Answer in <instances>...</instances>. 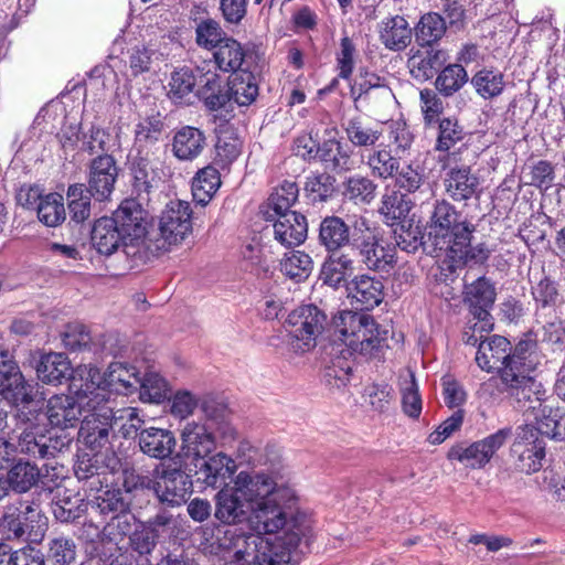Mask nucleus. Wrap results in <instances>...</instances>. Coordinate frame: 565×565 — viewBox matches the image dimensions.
<instances>
[{"instance_id":"nucleus-10","label":"nucleus","mask_w":565,"mask_h":565,"mask_svg":"<svg viewBox=\"0 0 565 565\" xmlns=\"http://www.w3.org/2000/svg\"><path fill=\"white\" fill-rule=\"evenodd\" d=\"M545 446L537 428L530 425L518 427L510 448L514 469L526 475L541 470L546 455Z\"/></svg>"},{"instance_id":"nucleus-62","label":"nucleus","mask_w":565,"mask_h":565,"mask_svg":"<svg viewBox=\"0 0 565 565\" xmlns=\"http://www.w3.org/2000/svg\"><path fill=\"white\" fill-rule=\"evenodd\" d=\"M351 372L352 363L345 358H338L331 366L327 367L324 381L330 387L340 390L350 382Z\"/></svg>"},{"instance_id":"nucleus-11","label":"nucleus","mask_w":565,"mask_h":565,"mask_svg":"<svg viewBox=\"0 0 565 565\" xmlns=\"http://www.w3.org/2000/svg\"><path fill=\"white\" fill-rule=\"evenodd\" d=\"M512 430L509 427L501 428L494 434L478 440L467 447L457 446L450 449L449 459L458 460L466 467L480 469L484 467L493 457V455L507 443L511 437Z\"/></svg>"},{"instance_id":"nucleus-25","label":"nucleus","mask_w":565,"mask_h":565,"mask_svg":"<svg viewBox=\"0 0 565 565\" xmlns=\"http://www.w3.org/2000/svg\"><path fill=\"white\" fill-rule=\"evenodd\" d=\"M21 433L18 436V448L21 452L38 457L41 459L54 457L57 448V441L41 433V428L30 422L21 424Z\"/></svg>"},{"instance_id":"nucleus-61","label":"nucleus","mask_w":565,"mask_h":565,"mask_svg":"<svg viewBox=\"0 0 565 565\" xmlns=\"http://www.w3.org/2000/svg\"><path fill=\"white\" fill-rule=\"evenodd\" d=\"M62 342L66 349L72 351L89 349L92 337L85 326L70 323L61 333Z\"/></svg>"},{"instance_id":"nucleus-27","label":"nucleus","mask_w":565,"mask_h":565,"mask_svg":"<svg viewBox=\"0 0 565 565\" xmlns=\"http://www.w3.org/2000/svg\"><path fill=\"white\" fill-rule=\"evenodd\" d=\"M318 238L327 252L344 250L351 244L350 226L339 216H326L320 223Z\"/></svg>"},{"instance_id":"nucleus-49","label":"nucleus","mask_w":565,"mask_h":565,"mask_svg":"<svg viewBox=\"0 0 565 565\" xmlns=\"http://www.w3.org/2000/svg\"><path fill=\"white\" fill-rule=\"evenodd\" d=\"M93 195L85 189L84 184L76 183L68 186L67 199L71 220L83 223L92 214Z\"/></svg>"},{"instance_id":"nucleus-4","label":"nucleus","mask_w":565,"mask_h":565,"mask_svg":"<svg viewBox=\"0 0 565 565\" xmlns=\"http://www.w3.org/2000/svg\"><path fill=\"white\" fill-rule=\"evenodd\" d=\"M99 381V370L92 365L76 367L72 377L70 391L72 395H54L46 404V418L51 426L56 428L75 427L82 422L85 412L92 404L94 385Z\"/></svg>"},{"instance_id":"nucleus-32","label":"nucleus","mask_w":565,"mask_h":565,"mask_svg":"<svg viewBox=\"0 0 565 565\" xmlns=\"http://www.w3.org/2000/svg\"><path fill=\"white\" fill-rule=\"evenodd\" d=\"M380 40L392 51L404 50L412 41V29L405 18L394 15L380 23Z\"/></svg>"},{"instance_id":"nucleus-60","label":"nucleus","mask_w":565,"mask_h":565,"mask_svg":"<svg viewBox=\"0 0 565 565\" xmlns=\"http://www.w3.org/2000/svg\"><path fill=\"white\" fill-rule=\"evenodd\" d=\"M196 85V79L189 68H180L172 73L169 82V96L174 102H181L189 96Z\"/></svg>"},{"instance_id":"nucleus-45","label":"nucleus","mask_w":565,"mask_h":565,"mask_svg":"<svg viewBox=\"0 0 565 565\" xmlns=\"http://www.w3.org/2000/svg\"><path fill=\"white\" fill-rule=\"evenodd\" d=\"M313 269V260L310 255L301 250H292L285 254L280 262L281 273L297 282L309 278Z\"/></svg>"},{"instance_id":"nucleus-22","label":"nucleus","mask_w":565,"mask_h":565,"mask_svg":"<svg viewBox=\"0 0 565 565\" xmlns=\"http://www.w3.org/2000/svg\"><path fill=\"white\" fill-rule=\"evenodd\" d=\"M137 440L143 455L158 460L170 458L177 446L174 434L158 427L141 429L137 434Z\"/></svg>"},{"instance_id":"nucleus-20","label":"nucleus","mask_w":565,"mask_h":565,"mask_svg":"<svg viewBox=\"0 0 565 565\" xmlns=\"http://www.w3.org/2000/svg\"><path fill=\"white\" fill-rule=\"evenodd\" d=\"M201 465L196 467L198 479L206 487L218 488L226 483L236 471L235 461L224 452L209 455L205 459H200Z\"/></svg>"},{"instance_id":"nucleus-14","label":"nucleus","mask_w":565,"mask_h":565,"mask_svg":"<svg viewBox=\"0 0 565 565\" xmlns=\"http://www.w3.org/2000/svg\"><path fill=\"white\" fill-rule=\"evenodd\" d=\"M118 178V167L110 154H99L94 158L88 168L85 188L96 201L103 202L110 198Z\"/></svg>"},{"instance_id":"nucleus-9","label":"nucleus","mask_w":565,"mask_h":565,"mask_svg":"<svg viewBox=\"0 0 565 565\" xmlns=\"http://www.w3.org/2000/svg\"><path fill=\"white\" fill-rule=\"evenodd\" d=\"M192 233V209L186 201H170L161 213L156 248L167 252Z\"/></svg>"},{"instance_id":"nucleus-5","label":"nucleus","mask_w":565,"mask_h":565,"mask_svg":"<svg viewBox=\"0 0 565 565\" xmlns=\"http://www.w3.org/2000/svg\"><path fill=\"white\" fill-rule=\"evenodd\" d=\"M428 242L436 252L445 256L455 246V255L462 259L465 255L468 236L472 235L475 225L467 221V217L446 200L435 202L427 223Z\"/></svg>"},{"instance_id":"nucleus-21","label":"nucleus","mask_w":565,"mask_h":565,"mask_svg":"<svg viewBox=\"0 0 565 565\" xmlns=\"http://www.w3.org/2000/svg\"><path fill=\"white\" fill-rule=\"evenodd\" d=\"M139 383L140 377L134 366H128L121 362H113L104 375L99 373V381L94 386L103 391L109 398L106 390L127 395L137 390Z\"/></svg>"},{"instance_id":"nucleus-34","label":"nucleus","mask_w":565,"mask_h":565,"mask_svg":"<svg viewBox=\"0 0 565 565\" xmlns=\"http://www.w3.org/2000/svg\"><path fill=\"white\" fill-rule=\"evenodd\" d=\"M88 503L79 494L57 489L52 501L54 518L63 523L75 522L87 511Z\"/></svg>"},{"instance_id":"nucleus-43","label":"nucleus","mask_w":565,"mask_h":565,"mask_svg":"<svg viewBox=\"0 0 565 565\" xmlns=\"http://www.w3.org/2000/svg\"><path fill=\"white\" fill-rule=\"evenodd\" d=\"M354 102H372L380 98L383 102H390L393 97L391 88L376 74L366 73L363 79L351 90Z\"/></svg>"},{"instance_id":"nucleus-33","label":"nucleus","mask_w":565,"mask_h":565,"mask_svg":"<svg viewBox=\"0 0 565 565\" xmlns=\"http://www.w3.org/2000/svg\"><path fill=\"white\" fill-rule=\"evenodd\" d=\"M354 271V260L345 250L328 252L321 268V279L331 287H339Z\"/></svg>"},{"instance_id":"nucleus-54","label":"nucleus","mask_w":565,"mask_h":565,"mask_svg":"<svg viewBox=\"0 0 565 565\" xmlns=\"http://www.w3.org/2000/svg\"><path fill=\"white\" fill-rule=\"evenodd\" d=\"M343 194L355 203H370L375 198L376 184L366 177H350L343 183Z\"/></svg>"},{"instance_id":"nucleus-53","label":"nucleus","mask_w":565,"mask_h":565,"mask_svg":"<svg viewBox=\"0 0 565 565\" xmlns=\"http://www.w3.org/2000/svg\"><path fill=\"white\" fill-rule=\"evenodd\" d=\"M476 92L483 98L499 96L504 88L503 74L491 70H481L471 79Z\"/></svg>"},{"instance_id":"nucleus-13","label":"nucleus","mask_w":565,"mask_h":565,"mask_svg":"<svg viewBox=\"0 0 565 565\" xmlns=\"http://www.w3.org/2000/svg\"><path fill=\"white\" fill-rule=\"evenodd\" d=\"M465 301L469 305L473 318L475 331H491L490 309L495 301V288L486 277H479L476 281L468 285L465 291Z\"/></svg>"},{"instance_id":"nucleus-52","label":"nucleus","mask_w":565,"mask_h":565,"mask_svg":"<svg viewBox=\"0 0 565 565\" xmlns=\"http://www.w3.org/2000/svg\"><path fill=\"white\" fill-rule=\"evenodd\" d=\"M198 96L210 110H217L230 100L228 90L224 89L216 74L206 77L204 85L198 90Z\"/></svg>"},{"instance_id":"nucleus-6","label":"nucleus","mask_w":565,"mask_h":565,"mask_svg":"<svg viewBox=\"0 0 565 565\" xmlns=\"http://www.w3.org/2000/svg\"><path fill=\"white\" fill-rule=\"evenodd\" d=\"M92 406L85 412L81 422L79 437L84 445L98 451L110 445L116 413L109 405V398L100 390H93Z\"/></svg>"},{"instance_id":"nucleus-36","label":"nucleus","mask_w":565,"mask_h":565,"mask_svg":"<svg viewBox=\"0 0 565 565\" xmlns=\"http://www.w3.org/2000/svg\"><path fill=\"white\" fill-rule=\"evenodd\" d=\"M221 186L220 172L213 166L199 170L192 181V194L198 204L206 205Z\"/></svg>"},{"instance_id":"nucleus-7","label":"nucleus","mask_w":565,"mask_h":565,"mask_svg":"<svg viewBox=\"0 0 565 565\" xmlns=\"http://www.w3.org/2000/svg\"><path fill=\"white\" fill-rule=\"evenodd\" d=\"M46 518L34 500L17 501L8 504L2 515L0 526L7 532V539L39 542L46 530Z\"/></svg>"},{"instance_id":"nucleus-26","label":"nucleus","mask_w":565,"mask_h":565,"mask_svg":"<svg viewBox=\"0 0 565 565\" xmlns=\"http://www.w3.org/2000/svg\"><path fill=\"white\" fill-rule=\"evenodd\" d=\"M76 369L72 372L68 358L63 353L50 352L43 354L36 365L39 380L45 384L58 385L64 380H71Z\"/></svg>"},{"instance_id":"nucleus-18","label":"nucleus","mask_w":565,"mask_h":565,"mask_svg":"<svg viewBox=\"0 0 565 565\" xmlns=\"http://www.w3.org/2000/svg\"><path fill=\"white\" fill-rule=\"evenodd\" d=\"M181 448L186 459L200 461L215 449V437L205 425L188 422L181 430Z\"/></svg>"},{"instance_id":"nucleus-2","label":"nucleus","mask_w":565,"mask_h":565,"mask_svg":"<svg viewBox=\"0 0 565 565\" xmlns=\"http://www.w3.org/2000/svg\"><path fill=\"white\" fill-rule=\"evenodd\" d=\"M476 362L487 372L499 371V376L482 384L484 393L493 398L504 395L515 408L525 412L541 406L544 391L531 375L540 363L534 341L522 340L510 353L509 340L492 335L478 344Z\"/></svg>"},{"instance_id":"nucleus-28","label":"nucleus","mask_w":565,"mask_h":565,"mask_svg":"<svg viewBox=\"0 0 565 565\" xmlns=\"http://www.w3.org/2000/svg\"><path fill=\"white\" fill-rule=\"evenodd\" d=\"M125 239L126 237L117 226L116 220L104 216L94 223L90 241L99 254L106 256L114 254Z\"/></svg>"},{"instance_id":"nucleus-1","label":"nucleus","mask_w":565,"mask_h":565,"mask_svg":"<svg viewBox=\"0 0 565 565\" xmlns=\"http://www.w3.org/2000/svg\"><path fill=\"white\" fill-rule=\"evenodd\" d=\"M298 498L279 472L241 471L233 486L215 495V518L223 524L248 522L259 534H273L287 524Z\"/></svg>"},{"instance_id":"nucleus-50","label":"nucleus","mask_w":565,"mask_h":565,"mask_svg":"<svg viewBox=\"0 0 565 565\" xmlns=\"http://www.w3.org/2000/svg\"><path fill=\"white\" fill-rule=\"evenodd\" d=\"M242 142L234 132L228 129L220 130L215 143L214 162L222 168L228 167L241 153Z\"/></svg>"},{"instance_id":"nucleus-15","label":"nucleus","mask_w":565,"mask_h":565,"mask_svg":"<svg viewBox=\"0 0 565 565\" xmlns=\"http://www.w3.org/2000/svg\"><path fill=\"white\" fill-rule=\"evenodd\" d=\"M360 260L371 270L387 271L394 264V248L367 230L355 239Z\"/></svg>"},{"instance_id":"nucleus-42","label":"nucleus","mask_w":565,"mask_h":565,"mask_svg":"<svg viewBox=\"0 0 565 565\" xmlns=\"http://www.w3.org/2000/svg\"><path fill=\"white\" fill-rule=\"evenodd\" d=\"M230 99L239 106H248L258 96V85L253 73L243 71L237 73L227 88Z\"/></svg>"},{"instance_id":"nucleus-37","label":"nucleus","mask_w":565,"mask_h":565,"mask_svg":"<svg viewBox=\"0 0 565 565\" xmlns=\"http://www.w3.org/2000/svg\"><path fill=\"white\" fill-rule=\"evenodd\" d=\"M245 57V52L239 42L233 38H226L213 51L215 66L226 73L236 72Z\"/></svg>"},{"instance_id":"nucleus-12","label":"nucleus","mask_w":565,"mask_h":565,"mask_svg":"<svg viewBox=\"0 0 565 565\" xmlns=\"http://www.w3.org/2000/svg\"><path fill=\"white\" fill-rule=\"evenodd\" d=\"M154 494L160 503L180 507L192 493L190 476L179 468L167 467L160 472L156 470Z\"/></svg>"},{"instance_id":"nucleus-55","label":"nucleus","mask_w":565,"mask_h":565,"mask_svg":"<svg viewBox=\"0 0 565 565\" xmlns=\"http://www.w3.org/2000/svg\"><path fill=\"white\" fill-rule=\"evenodd\" d=\"M137 388H139V397L142 402L160 404L168 398V383L156 373H149L140 379Z\"/></svg>"},{"instance_id":"nucleus-40","label":"nucleus","mask_w":565,"mask_h":565,"mask_svg":"<svg viewBox=\"0 0 565 565\" xmlns=\"http://www.w3.org/2000/svg\"><path fill=\"white\" fill-rule=\"evenodd\" d=\"M36 206L38 217L40 222L50 227L62 224L66 218L64 199L58 193H49L39 195Z\"/></svg>"},{"instance_id":"nucleus-23","label":"nucleus","mask_w":565,"mask_h":565,"mask_svg":"<svg viewBox=\"0 0 565 565\" xmlns=\"http://www.w3.org/2000/svg\"><path fill=\"white\" fill-rule=\"evenodd\" d=\"M141 201L134 199L125 200L115 211L113 220H116L126 238L131 242L140 239L146 234V212Z\"/></svg>"},{"instance_id":"nucleus-39","label":"nucleus","mask_w":565,"mask_h":565,"mask_svg":"<svg viewBox=\"0 0 565 565\" xmlns=\"http://www.w3.org/2000/svg\"><path fill=\"white\" fill-rule=\"evenodd\" d=\"M362 161L369 168L372 177L383 180L394 178L399 169L398 158L384 148L372 150L366 157L362 156Z\"/></svg>"},{"instance_id":"nucleus-38","label":"nucleus","mask_w":565,"mask_h":565,"mask_svg":"<svg viewBox=\"0 0 565 565\" xmlns=\"http://www.w3.org/2000/svg\"><path fill=\"white\" fill-rule=\"evenodd\" d=\"M130 505L131 499L120 488L106 489L96 495L93 501V508L105 518H111L130 510Z\"/></svg>"},{"instance_id":"nucleus-57","label":"nucleus","mask_w":565,"mask_h":565,"mask_svg":"<svg viewBox=\"0 0 565 565\" xmlns=\"http://www.w3.org/2000/svg\"><path fill=\"white\" fill-rule=\"evenodd\" d=\"M47 557L58 565H70L76 558V544L64 535L52 537L49 542Z\"/></svg>"},{"instance_id":"nucleus-19","label":"nucleus","mask_w":565,"mask_h":565,"mask_svg":"<svg viewBox=\"0 0 565 565\" xmlns=\"http://www.w3.org/2000/svg\"><path fill=\"white\" fill-rule=\"evenodd\" d=\"M7 483L17 493H25L34 487L40 488L39 497H49L53 492V488L41 477L38 466L29 461L14 463L7 473Z\"/></svg>"},{"instance_id":"nucleus-46","label":"nucleus","mask_w":565,"mask_h":565,"mask_svg":"<svg viewBox=\"0 0 565 565\" xmlns=\"http://www.w3.org/2000/svg\"><path fill=\"white\" fill-rule=\"evenodd\" d=\"M437 137L435 150L438 152H449L458 143L462 142L466 132L457 119L445 117L437 120Z\"/></svg>"},{"instance_id":"nucleus-3","label":"nucleus","mask_w":565,"mask_h":565,"mask_svg":"<svg viewBox=\"0 0 565 565\" xmlns=\"http://www.w3.org/2000/svg\"><path fill=\"white\" fill-rule=\"evenodd\" d=\"M348 290L359 311L344 310L334 317V333L350 355H359L366 360L377 358L385 339L381 337L373 317L363 311L372 310L383 301L384 285L379 278L360 275L352 279ZM343 352L344 350H341V353Z\"/></svg>"},{"instance_id":"nucleus-58","label":"nucleus","mask_w":565,"mask_h":565,"mask_svg":"<svg viewBox=\"0 0 565 565\" xmlns=\"http://www.w3.org/2000/svg\"><path fill=\"white\" fill-rule=\"evenodd\" d=\"M136 518L127 510L118 515L111 516L104 527V535L108 541L119 543L134 532Z\"/></svg>"},{"instance_id":"nucleus-64","label":"nucleus","mask_w":565,"mask_h":565,"mask_svg":"<svg viewBox=\"0 0 565 565\" xmlns=\"http://www.w3.org/2000/svg\"><path fill=\"white\" fill-rule=\"evenodd\" d=\"M419 97L424 121L427 126H433L437 120H440L439 115L444 109L443 102L434 90L428 88L422 89Z\"/></svg>"},{"instance_id":"nucleus-30","label":"nucleus","mask_w":565,"mask_h":565,"mask_svg":"<svg viewBox=\"0 0 565 565\" xmlns=\"http://www.w3.org/2000/svg\"><path fill=\"white\" fill-rule=\"evenodd\" d=\"M445 188L452 200L466 201L477 193L479 179L469 167L452 168L446 175Z\"/></svg>"},{"instance_id":"nucleus-31","label":"nucleus","mask_w":565,"mask_h":565,"mask_svg":"<svg viewBox=\"0 0 565 565\" xmlns=\"http://www.w3.org/2000/svg\"><path fill=\"white\" fill-rule=\"evenodd\" d=\"M344 131L348 140L358 148H373L383 137L381 124L361 117L349 119L344 125Z\"/></svg>"},{"instance_id":"nucleus-24","label":"nucleus","mask_w":565,"mask_h":565,"mask_svg":"<svg viewBox=\"0 0 565 565\" xmlns=\"http://www.w3.org/2000/svg\"><path fill=\"white\" fill-rule=\"evenodd\" d=\"M0 394L14 403L32 401L30 386L24 381L19 365L11 359L0 362Z\"/></svg>"},{"instance_id":"nucleus-17","label":"nucleus","mask_w":565,"mask_h":565,"mask_svg":"<svg viewBox=\"0 0 565 565\" xmlns=\"http://www.w3.org/2000/svg\"><path fill=\"white\" fill-rule=\"evenodd\" d=\"M265 218L274 222V237L285 247L299 246L307 238V218L300 213L287 212L279 215H268Z\"/></svg>"},{"instance_id":"nucleus-35","label":"nucleus","mask_w":565,"mask_h":565,"mask_svg":"<svg viewBox=\"0 0 565 565\" xmlns=\"http://www.w3.org/2000/svg\"><path fill=\"white\" fill-rule=\"evenodd\" d=\"M447 61L443 50L428 49L419 51L408 60V67L414 78L427 81L431 78Z\"/></svg>"},{"instance_id":"nucleus-41","label":"nucleus","mask_w":565,"mask_h":565,"mask_svg":"<svg viewBox=\"0 0 565 565\" xmlns=\"http://www.w3.org/2000/svg\"><path fill=\"white\" fill-rule=\"evenodd\" d=\"M399 390L403 412L412 418H418L422 413V398L415 374L411 369L401 373Z\"/></svg>"},{"instance_id":"nucleus-48","label":"nucleus","mask_w":565,"mask_h":565,"mask_svg":"<svg viewBox=\"0 0 565 565\" xmlns=\"http://www.w3.org/2000/svg\"><path fill=\"white\" fill-rule=\"evenodd\" d=\"M446 32L444 18L435 12L424 14L415 28V38L420 45L430 46L439 41Z\"/></svg>"},{"instance_id":"nucleus-44","label":"nucleus","mask_w":565,"mask_h":565,"mask_svg":"<svg viewBox=\"0 0 565 565\" xmlns=\"http://www.w3.org/2000/svg\"><path fill=\"white\" fill-rule=\"evenodd\" d=\"M269 548V541L258 533L250 534L237 545L235 556L242 565H264V555Z\"/></svg>"},{"instance_id":"nucleus-59","label":"nucleus","mask_w":565,"mask_h":565,"mask_svg":"<svg viewBox=\"0 0 565 565\" xmlns=\"http://www.w3.org/2000/svg\"><path fill=\"white\" fill-rule=\"evenodd\" d=\"M226 38L220 23L215 20L207 19L196 25L195 41L201 47L214 51Z\"/></svg>"},{"instance_id":"nucleus-63","label":"nucleus","mask_w":565,"mask_h":565,"mask_svg":"<svg viewBox=\"0 0 565 565\" xmlns=\"http://www.w3.org/2000/svg\"><path fill=\"white\" fill-rule=\"evenodd\" d=\"M334 179L328 173L313 174L307 178L305 190L313 201H326L333 191Z\"/></svg>"},{"instance_id":"nucleus-51","label":"nucleus","mask_w":565,"mask_h":565,"mask_svg":"<svg viewBox=\"0 0 565 565\" xmlns=\"http://www.w3.org/2000/svg\"><path fill=\"white\" fill-rule=\"evenodd\" d=\"M468 81L467 71L459 64H450L443 68L436 78V88L444 96H451Z\"/></svg>"},{"instance_id":"nucleus-47","label":"nucleus","mask_w":565,"mask_h":565,"mask_svg":"<svg viewBox=\"0 0 565 565\" xmlns=\"http://www.w3.org/2000/svg\"><path fill=\"white\" fill-rule=\"evenodd\" d=\"M299 195V189L296 182L285 181L269 196L265 216L279 215L291 212L290 207L296 203Z\"/></svg>"},{"instance_id":"nucleus-29","label":"nucleus","mask_w":565,"mask_h":565,"mask_svg":"<svg viewBox=\"0 0 565 565\" xmlns=\"http://www.w3.org/2000/svg\"><path fill=\"white\" fill-rule=\"evenodd\" d=\"M206 146L203 131L192 126L180 128L173 136L172 152L181 161L196 159Z\"/></svg>"},{"instance_id":"nucleus-8","label":"nucleus","mask_w":565,"mask_h":565,"mask_svg":"<svg viewBox=\"0 0 565 565\" xmlns=\"http://www.w3.org/2000/svg\"><path fill=\"white\" fill-rule=\"evenodd\" d=\"M326 323L327 316L315 305L300 306L291 311L286 321L290 349L303 353L315 348Z\"/></svg>"},{"instance_id":"nucleus-56","label":"nucleus","mask_w":565,"mask_h":565,"mask_svg":"<svg viewBox=\"0 0 565 565\" xmlns=\"http://www.w3.org/2000/svg\"><path fill=\"white\" fill-rule=\"evenodd\" d=\"M163 129V121L161 120L159 115H153L141 120L135 130V147L131 152L136 151L138 153V149L141 150V147L145 143H153L156 142Z\"/></svg>"},{"instance_id":"nucleus-16","label":"nucleus","mask_w":565,"mask_h":565,"mask_svg":"<svg viewBox=\"0 0 565 565\" xmlns=\"http://www.w3.org/2000/svg\"><path fill=\"white\" fill-rule=\"evenodd\" d=\"M130 172L132 175V192L136 194L137 200L148 202L151 193H153L160 185V177L158 170L153 168L148 158V153H142L138 149V153L131 152L129 154Z\"/></svg>"}]
</instances>
